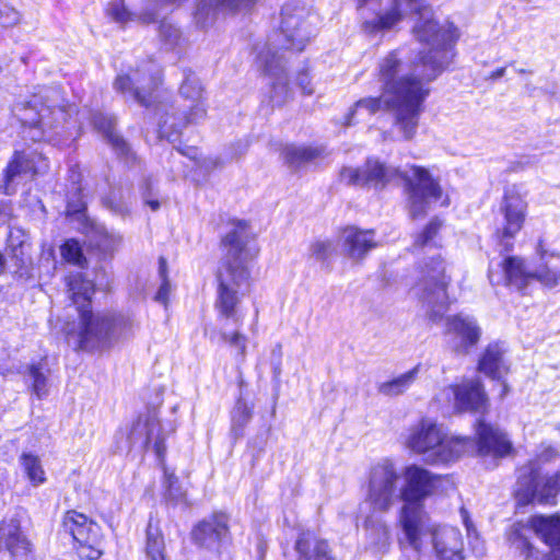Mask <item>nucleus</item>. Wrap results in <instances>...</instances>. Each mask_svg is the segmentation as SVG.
Instances as JSON below:
<instances>
[{"mask_svg":"<svg viewBox=\"0 0 560 560\" xmlns=\"http://www.w3.org/2000/svg\"><path fill=\"white\" fill-rule=\"evenodd\" d=\"M417 18L413 32L421 43L429 45V50L420 52L419 61L411 69L399 57V51H392L378 63V79L383 91L398 102V122L408 133L412 130L417 117H420L422 104L429 94L427 82L450 63L452 47L459 34L452 23L439 26L432 18L431 8L422 0H392L387 10L363 26L366 32L374 33L390 30L402 19Z\"/></svg>","mask_w":560,"mask_h":560,"instance_id":"obj_1","label":"nucleus"},{"mask_svg":"<svg viewBox=\"0 0 560 560\" xmlns=\"http://www.w3.org/2000/svg\"><path fill=\"white\" fill-rule=\"evenodd\" d=\"M250 234L247 222L237 221L223 238L226 257L217 276L214 302L219 324L243 326L245 315L240 305L248 289V262L257 255V248L250 244Z\"/></svg>","mask_w":560,"mask_h":560,"instance_id":"obj_2","label":"nucleus"},{"mask_svg":"<svg viewBox=\"0 0 560 560\" xmlns=\"http://www.w3.org/2000/svg\"><path fill=\"white\" fill-rule=\"evenodd\" d=\"M340 178L348 185L366 186L376 190L404 178L409 212L413 219L424 215L443 195L439 182L424 167L412 165L402 172L377 158L368 159L362 167H343Z\"/></svg>","mask_w":560,"mask_h":560,"instance_id":"obj_3","label":"nucleus"},{"mask_svg":"<svg viewBox=\"0 0 560 560\" xmlns=\"http://www.w3.org/2000/svg\"><path fill=\"white\" fill-rule=\"evenodd\" d=\"M67 285L80 318L78 329L67 334L75 339L78 348L89 351L101 349L114 340L133 334L137 324L130 316L92 312L90 306L94 283L85 279L81 272L70 275L67 278Z\"/></svg>","mask_w":560,"mask_h":560,"instance_id":"obj_4","label":"nucleus"},{"mask_svg":"<svg viewBox=\"0 0 560 560\" xmlns=\"http://www.w3.org/2000/svg\"><path fill=\"white\" fill-rule=\"evenodd\" d=\"M13 115L23 127V137L33 142L59 144L66 124L75 112L58 86H39L13 105Z\"/></svg>","mask_w":560,"mask_h":560,"instance_id":"obj_5","label":"nucleus"},{"mask_svg":"<svg viewBox=\"0 0 560 560\" xmlns=\"http://www.w3.org/2000/svg\"><path fill=\"white\" fill-rule=\"evenodd\" d=\"M440 477L431 471L410 465L404 472V485L400 487V499L404 504L399 511L398 523L412 545L418 544V534L429 526V514L422 501L432 495Z\"/></svg>","mask_w":560,"mask_h":560,"instance_id":"obj_6","label":"nucleus"},{"mask_svg":"<svg viewBox=\"0 0 560 560\" xmlns=\"http://www.w3.org/2000/svg\"><path fill=\"white\" fill-rule=\"evenodd\" d=\"M407 445L432 465L458 460L476 446L470 438L451 435L431 420H422L411 429Z\"/></svg>","mask_w":560,"mask_h":560,"instance_id":"obj_7","label":"nucleus"},{"mask_svg":"<svg viewBox=\"0 0 560 560\" xmlns=\"http://www.w3.org/2000/svg\"><path fill=\"white\" fill-rule=\"evenodd\" d=\"M537 253L541 264L530 269L520 257H506L497 264H490L488 277L493 285L511 284L523 289L532 280H536L549 289L560 288V265L553 260H560V256L549 254L544 249L541 242L537 246Z\"/></svg>","mask_w":560,"mask_h":560,"instance_id":"obj_8","label":"nucleus"},{"mask_svg":"<svg viewBox=\"0 0 560 560\" xmlns=\"http://www.w3.org/2000/svg\"><path fill=\"white\" fill-rule=\"evenodd\" d=\"M180 96L188 103L180 113L173 106H162L156 110L159 117L158 135L170 142L177 140L180 130L188 124H197L206 117L207 107L203 102V90L199 79L192 73H185L179 89Z\"/></svg>","mask_w":560,"mask_h":560,"instance_id":"obj_9","label":"nucleus"},{"mask_svg":"<svg viewBox=\"0 0 560 560\" xmlns=\"http://www.w3.org/2000/svg\"><path fill=\"white\" fill-rule=\"evenodd\" d=\"M418 544L412 545L405 533L398 538L400 547L406 550H412L417 557L425 547V538L430 537L433 552L438 560H465L464 540L458 528L440 525L432 522L429 517V526L418 535Z\"/></svg>","mask_w":560,"mask_h":560,"instance_id":"obj_10","label":"nucleus"},{"mask_svg":"<svg viewBox=\"0 0 560 560\" xmlns=\"http://www.w3.org/2000/svg\"><path fill=\"white\" fill-rule=\"evenodd\" d=\"M560 493V467L552 474L540 476L538 460H530L518 470L515 498L518 504L534 501L539 504H556Z\"/></svg>","mask_w":560,"mask_h":560,"instance_id":"obj_11","label":"nucleus"},{"mask_svg":"<svg viewBox=\"0 0 560 560\" xmlns=\"http://www.w3.org/2000/svg\"><path fill=\"white\" fill-rule=\"evenodd\" d=\"M316 16L300 0H289L281 10L280 35L288 49L302 51L314 34Z\"/></svg>","mask_w":560,"mask_h":560,"instance_id":"obj_12","label":"nucleus"},{"mask_svg":"<svg viewBox=\"0 0 560 560\" xmlns=\"http://www.w3.org/2000/svg\"><path fill=\"white\" fill-rule=\"evenodd\" d=\"M399 480L395 465L388 459H383L371 467L366 502L374 511L387 512L400 499Z\"/></svg>","mask_w":560,"mask_h":560,"instance_id":"obj_13","label":"nucleus"},{"mask_svg":"<svg viewBox=\"0 0 560 560\" xmlns=\"http://www.w3.org/2000/svg\"><path fill=\"white\" fill-rule=\"evenodd\" d=\"M446 284L444 261L440 255H433L420 266L417 282L411 291L423 303L432 306L434 315H440L447 301Z\"/></svg>","mask_w":560,"mask_h":560,"instance_id":"obj_14","label":"nucleus"},{"mask_svg":"<svg viewBox=\"0 0 560 560\" xmlns=\"http://www.w3.org/2000/svg\"><path fill=\"white\" fill-rule=\"evenodd\" d=\"M161 82V69L149 60L127 74H119L114 89L148 107L152 102V94Z\"/></svg>","mask_w":560,"mask_h":560,"instance_id":"obj_15","label":"nucleus"},{"mask_svg":"<svg viewBox=\"0 0 560 560\" xmlns=\"http://www.w3.org/2000/svg\"><path fill=\"white\" fill-rule=\"evenodd\" d=\"M48 167V161L42 153L35 150L15 151L3 172L0 190L12 196L24 179L44 174Z\"/></svg>","mask_w":560,"mask_h":560,"instance_id":"obj_16","label":"nucleus"},{"mask_svg":"<svg viewBox=\"0 0 560 560\" xmlns=\"http://www.w3.org/2000/svg\"><path fill=\"white\" fill-rule=\"evenodd\" d=\"M65 532L79 545L81 557L96 560L102 556V533L98 524L77 511H68L63 517Z\"/></svg>","mask_w":560,"mask_h":560,"instance_id":"obj_17","label":"nucleus"},{"mask_svg":"<svg viewBox=\"0 0 560 560\" xmlns=\"http://www.w3.org/2000/svg\"><path fill=\"white\" fill-rule=\"evenodd\" d=\"M120 434H126V447H139L141 450L152 446L161 459L165 453L164 440L161 423L156 410L150 409L141 413L132 424Z\"/></svg>","mask_w":560,"mask_h":560,"instance_id":"obj_18","label":"nucleus"},{"mask_svg":"<svg viewBox=\"0 0 560 560\" xmlns=\"http://www.w3.org/2000/svg\"><path fill=\"white\" fill-rule=\"evenodd\" d=\"M398 102L396 103L395 97L390 94H387V92L383 91L382 95L380 97H365L359 100L353 108L348 113L346 116V126H352L357 124L360 120H364L374 114H376L380 110L383 109H390L394 112L395 115V126L401 132L402 138L405 140H411L418 129L419 125V118H416L415 126L412 130L408 133L406 129L401 127V125L398 122Z\"/></svg>","mask_w":560,"mask_h":560,"instance_id":"obj_19","label":"nucleus"},{"mask_svg":"<svg viewBox=\"0 0 560 560\" xmlns=\"http://www.w3.org/2000/svg\"><path fill=\"white\" fill-rule=\"evenodd\" d=\"M258 62L264 71L273 77L270 100L273 105H282L291 95L284 69V57L280 48L270 43L258 55Z\"/></svg>","mask_w":560,"mask_h":560,"instance_id":"obj_20","label":"nucleus"},{"mask_svg":"<svg viewBox=\"0 0 560 560\" xmlns=\"http://www.w3.org/2000/svg\"><path fill=\"white\" fill-rule=\"evenodd\" d=\"M192 540L200 548L220 552L230 542L228 516L224 513H214L202 520L192 529Z\"/></svg>","mask_w":560,"mask_h":560,"instance_id":"obj_21","label":"nucleus"},{"mask_svg":"<svg viewBox=\"0 0 560 560\" xmlns=\"http://www.w3.org/2000/svg\"><path fill=\"white\" fill-rule=\"evenodd\" d=\"M446 332L450 347L457 353L466 354L480 338L481 330L476 319L469 315H455L447 318Z\"/></svg>","mask_w":560,"mask_h":560,"instance_id":"obj_22","label":"nucleus"},{"mask_svg":"<svg viewBox=\"0 0 560 560\" xmlns=\"http://www.w3.org/2000/svg\"><path fill=\"white\" fill-rule=\"evenodd\" d=\"M526 205L515 194H505L501 211L503 213L502 226L497 229V237L502 242L505 250L512 247L511 240L520 232L525 219Z\"/></svg>","mask_w":560,"mask_h":560,"instance_id":"obj_23","label":"nucleus"},{"mask_svg":"<svg viewBox=\"0 0 560 560\" xmlns=\"http://www.w3.org/2000/svg\"><path fill=\"white\" fill-rule=\"evenodd\" d=\"M443 393L447 398L453 397L454 408L457 411L483 412L487 408V395L477 380L451 385Z\"/></svg>","mask_w":560,"mask_h":560,"instance_id":"obj_24","label":"nucleus"},{"mask_svg":"<svg viewBox=\"0 0 560 560\" xmlns=\"http://www.w3.org/2000/svg\"><path fill=\"white\" fill-rule=\"evenodd\" d=\"M340 241L343 253L355 261L362 260L377 245L373 230H360L355 226L343 229Z\"/></svg>","mask_w":560,"mask_h":560,"instance_id":"obj_25","label":"nucleus"},{"mask_svg":"<svg viewBox=\"0 0 560 560\" xmlns=\"http://www.w3.org/2000/svg\"><path fill=\"white\" fill-rule=\"evenodd\" d=\"M2 549L10 553L11 560H28L30 542L21 533L16 520L0 523V550Z\"/></svg>","mask_w":560,"mask_h":560,"instance_id":"obj_26","label":"nucleus"},{"mask_svg":"<svg viewBox=\"0 0 560 560\" xmlns=\"http://www.w3.org/2000/svg\"><path fill=\"white\" fill-rule=\"evenodd\" d=\"M478 452L482 455L504 456L510 453L512 444L499 428L483 421L477 424Z\"/></svg>","mask_w":560,"mask_h":560,"instance_id":"obj_27","label":"nucleus"},{"mask_svg":"<svg viewBox=\"0 0 560 560\" xmlns=\"http://www.w3.org/2000/svg\"><path fill=\"white\" fill-rule=\"evenodd\" d=\"M528 525L552 549L555 559L560 560V517L535 515L529 518Z\"/></svg>","mask_w":560,"mask_h":560,"instance_id":"obj_28","label":"nucleus"},{"mask_svg":"<svg viewBox=\"0 0 560 560\" xmlns=\"http://www.w3.org/2000/svg\"><path fill=\"white\" fill-rule=\"evenodd\" d=\"M89 242L98 258L106 260L112 258L118 250L121 244V236L118 233L108 231L103 225H95L91 231Z\"/></svg>","mask_w":560,"mask_h":560,"instance_id":"obj_29","label":"nucleus"},{"mask_svg":"<svg viewBox=\"0 0 560 560\" xmlns=\"http://www.w3.org/2000/svg\"><path fill=\"white\" fill-rule=\"evenodd\" d=\"M91 124L107 140L117 154L128 156L130 149L127 142L115 131V119L112 116L95 112L91 116Z\"/></svg>","mask_w":560,"mask_h":560,"instance_id":"obj_30","label":"nucleus"},{"mask_svg":"<svg viewBox=\"0 0 560 560\" xmlns=\"http://www.w3.org/2000/svg\"><path fill=\"white\" fill-rule=\"evenodd\" d=\"M504 350L499 343L487 347L479 360V371L493 380H500L508 372L503 359Z\"/></svg>","mask_w":560,"mask_h":560,"instance_id":"obj_31","label":"nucleus"},{"mask_svg":"<svg viewBox=\"0 0 560 560\" xmlns=\"http://www.w3.org/2000/svg\"><path fill=\"white\" fill-rule=\"evenodd\" d=\"M299 560H334L326 541L318 540L310 533L302 534L295 544Z\"/></svg>","mask_w":560,"mask_h":560,"instance_id":"obj_32","label":"nucleus"},{"mask_svg":"<svg viewBox=\"0 0 560 560\" xmlns=\"http://www.w3.org/2000/svg\"><path fill=\"white\" fill-rule=\"evenodd\" d=\"M256 1L257 0H218L215 8H212L211 4L202 3L198 5V9L195 13V19L198 25L201 27H207L213 20V15L218 10L235 11L249 9L256 3Z\"/></svg>","mask_w":560,"mask_h":560,"instance_id":"obj_33","label":"nucleus"},{"mask_svg":"<svg viewBox=\"0 0 560 560\" xmlns=\"http://www.w3.org/2000/svg\"><path fill=\"white\" fill-rule=\"evenodd\" d=\"M420 371V365H416L410 371L398 375L397 377L380 383L377 390L380 394L388 397H395L404 394L415 383Z\"/></svg>","mask_w":560,"mask_h":560,"instance_id":"obj_34","label":"nucleus"},{"mask_svg":"<svg viewBox=\"0 0 560 560\" xmlns=\"http://www.w3.org/2000/svg\"><path fill=\"white\" fill-rule=\"evenodd\" d=\"M219 325L221 340L236 352L241 361H244L247 352V336L241 332V327H236L232 323Z\"/></svg>","mask_w":560,"mask_h":560,"instance_id":"obj_35","label":"nucleus"},{"mask_svg":"<svg viewBox=\"0 0 560 560\" xmlns=\"http://www.w3.org/2000/svg\"><path fill=\"white\" fill-rule=\"evenodd\" d=\"M319 155V150L311 147L288 144L282 150V158L291 168H299Z\"/></svg>","mask_w":560,"mask_h":560,"instance_id":"obj_36","label":"nucleus"},{"mask_svg":"<svg viewBox=\"0 0 560 560\" xmlns=\"http://www.w3.org/2000/svg\"><path fill=\"white\" fill-rule=\"evenodd\" d=\"M20 463L30 482L37 487L46 481L45 471L38 456L32 453H23Z\"/></svg>","mask_w":560,"mask_h":560,"instance_id":"obj_37","label":"nucleus"},{"mask_svg":"<svg viewBox=\"0 0 560 560\" xmlns=\"http://www.w3.org/2000/svg\"><path fill=\"white\" fill-rule=\"evenodd\" d=\"M104 205L113 213L120 215V217H126L127 214L130 213L131 196L129 192H125L120 189L113 190L104 199Z\"/></svg>","mask_w":560,"mask_h":560,"instance_id":"obj_38","label":"nucleus"},{"mask_svg":"<svg viewBox=\"0 0 560 560\" xmlns=\"http://www.w3.org/2000/svg\"><path fill=\"white\" fill-rule=\"evenodd\" d=\"M27 375L32 382V392L38 399H43L48 395V378L44 372L42 363L32 364L27 368Z\"/></svg>","mask_w":560,"mask_h":560,"instance_id":"obj_39","label":"nucleus"},{"mask_svg":"<svg viewBox=\"0 0 560 560\" xmlns=\"http://www.w3.org/2000/svg\"><path fill=\"white\" fill-rule=\"evenodd\" d=\"M60 253L67 262L73 264L81 269L85 268L88 265L80 243L73 238L65 242V244L60 247Z\"/></svg>","mask_w":560,"mask_h":560,"instance_id":"obj_40","label":"nucleus"},{"mask_svg":"<svg viewBox=\"0 0 560 560\" xmlns=\"http://www.w3.org/2000/svg\"><path fill=\"white\" fill-rule=\"evenodd\" d=\"M252 407L244 399L240 398L232 411V427L236 435L242 434L243 428L252 419Z\"/></svg>","mask_w":560,"mask_h":560,"instance_id":"obj_41","label":"nucleus"},{"mask_svg":"<svg viewBox=\"0 0 560 560\" xmlns=\"http://www.w3.org/2000/svg\"><path fill=\"white\" fill-rule=\"evenodd\" d=\"M160 37L166 49H173L180 46L183 42L180 31L170 22H162L159 28Z\"/></svg>","mask_w":560,"mask_h":560,"instance_id":"obj_42","label":"nucleus"},{"mask_svg":"<svg viewBox=\"0 0 560 560\" xmlns=\"http://www.w3.org/2000/svg\"><path fill=\"white\" fill-rule=\"evenodd\" d=\"M80 173L71 170V179L73 184V194L68 196L67 209L69 213H80L85 209V202L81 194V187L75 186L80 180Z\"/></svg>","mask_w":560,"mask_h":560,"instance_id":"obj_43","label":"nucleus"},{"mask_svg":"<svg viewBox=\"0 0 560 560\" xmlns=\"http://www.w3.org/2000/svg\"><path fill=\"white\" fill-rule=\"evenodd\" d=\"M336 253V246L329 240L316 241L311 246L312 256L322 262H326Z\"/></svg>","mask_w":560,"mask_h":560,"instance_id":"obj_44","label":"nucleus"},{"mask_svg":"<svg viewBox=\"0 0 560 560\" xmlns=\"http://www.w3.org/2000/svg\"><path fill=\"white\" fill-rule=\"evenodd\" d=\"M107 14L117 23L124 25L128 21H131L133 15L130 13L124 4L122 0H113L108 3Z\"/></svg>","mask_w":560,"mask_h":560,"instance_id":"obj_45","label":"nucleus"},{"mask_svg":"<svg viewBox=\"0 0 560 560\" xmlns=\"http://www.w3.org/2000/svg\"><path fill=\"white\" fill-rule=\"evenodd\" d=\"M163 538L159 535L148 533L147 538V560H165L163 555Z\"/></svg>","mask_w":560,"mask_h":560,"instance_id":"obj_46","label":"nucleus"},{"mask_svg":"<svg viewBox=\"0 0 560 560\" xmlns=\"http://www.w3.org/2000/svg\"><path fill=\"white\" fill-rule=\"evenodd\" d=\"M441 228V222L439 219H433L425 226L424 231L418 236L416 240V246L419 247H428L431 245V242L434 241V237L438 234V231Z\"/></svg>","mask_w":560,"mask_h":560,"instance_id":"obj_47","label":"nucleus"},{"mask_svg":"<svg viewBox=\"0 0 560 560\" xmlns=\"http://www.w3.org/2000/svg\"><path fill=\"white\" fill-rule=\"evenodd\" d=\"M165 265L166 261L164 258H160V275L162 277V283L155 294L154 300L161 304L166 305L168 302V295L171 291V284L165 276Z\"/></svg>","mask_w":560,"mask_h":560,"instance_id":"obj_48","label":"nucleus"},{"mask_svg":"<svg viewBox=\"0 0 560 560\" xmlns=\"http://www.w3.org/2000/svg\"><path fill=\"white\" fill-rule=\"evenodd\" d=\"M20 21V13L8 3L0 2V26L9 27Z\"/></svg>","mask_w":560,"mask_h":560,"instance_id":"obj_49","label":"nucleus"},{"mask_svg":"<svg viewBox=\"0 0 560 560\" xmlns=\"http://www.w3.org/2000/svg\"><path fill=\"white\" fill-rule=\"evenodd\" d=\"M510 540L513 545L516 546L517 549H520L522 551V553L525 555V558L528 559L533 556V550H534V547L532 546V544L529 542V540L527 538H525L518 528H515L511 536H510Z\"/></svg>","mask_w":560,"mask_h":560,"instance_id":"obj_50","label":"nucleus"},{"mask_svg":"<svg viewBox=\"0 0 560 560\" xmlns=\"http://www.w3.org/2000/svg\"><path fill=\"white\" fill-rule=\"evenodd\" d=\"M27 248L28 247H20L16 249L8 250L10 259L18 270L22 269L31 261Z\"/></svg>","mask_w":560,"mask_h":560,"instance_id":"obj_51","label":"nucleus"},{"mask_svg":"<svg viewBox=\"0 0 560 560\" xmlns=\"http://www.w3.org/2000/svg\"><path fill=\"white\" fill-rule=\"evenodd\" d=\"M236 158V154H224V156H209L202 160L200 166L206 171H212L224 166L229 161Z\"/></svg>","mask_w":560,"mask_h":560,"instance_id":"obj_52","label":"nucleus"},{"mask_svg":"<svg viewBox=\"0 0 560 560\" xmlns=\"http://www.w3.org/2000/svg\"><path fill=\"white\" fill-rule=\"evenodd\" d=\"M20 247H30V245L26 243L22 230L11 229L8 235L7 250L16 249Z\"/></svg>","mask_w":560,"mask_h":560,"instance_id":"obj_53","label":"nucleus"},{"mask_svg":"<svg viewBox=\"0 0 560 560\" xmlns=\"http://www.w3.org/2000/svg\"><path fill=\"white\" fill-rule=\"evenodd\" d=\"M298 84L299 86L301 88L302 92L304 94H312L313 93V89L310 88L311 85V80H310V77L307 73L303 72V73H300L299 77H298Z\"/></svg>","mask_w":560,"mask_h":560,"instance_id":"obj_54","label":"nucleus"},{"mask_svg":"<svg viewBox=\"0 0 560 560\" xmlns=\"http://www.w3.org/2000/svg\"><path fill=\"white\" fill-rule=\"evenodd\" d=\"M460 516H462L463 523L466 527L467 534H468V536H470L471 533L475 532V528L472 526V523L469 518V515H468V512L466 509H464V508L460 509Z\"/></svg>","mask_w":560,"mask_h":560,"instance_id":"obj_55","label":"nucleus"},{"mask_svg":"<svg viewBox=\"0 0 560 560\" xmlns=\"http://www.w3.org/2000/svg\"><path fill=\"white\" fill-rule=\"evenodd\" d=\"M378 533L381 535V538L384 542L388 540V529L385 524L381 523L378 525Z\"/></svg>","mask_w":560,"mask_h":560,"instance_id":"obj_56","label":"nucleus"},{"mask_svg":"<svg viewBox=\"0 0 560 560\" xmlns=\"http://www.w3.org/2000/svg\"><path fill=\"white\" fill-rule=\"evenodd\" d=\"M145 205H148L152 211H156L160 208V202L156 199L144 198Z\"/></svg>","mask_w":560,"mask_h":560,"instance_id":"obj_57","label":"nucleus"},{"mask_svg":"<svg viewBox=\"0 0 560 560\" xmlns=\"http://www.w3.org/2000/svg\"><path fill=\"white\" fill-rule=\"evenodd\" d=\"M182 154L188 155L190 159H196L197 156V148L190 147L187 149V152L178 150Z\"/></svg>","mask_w":560,"mask_h":560,"instance_id":"obj_58","label":"nucleus"},{"mask_svg":"<svg viewBox=\"0 0 560 560\" xmlns=\"http://www.w3.org/2000/svg\"><path fill=\"white\" fill-rule=\"evenodd\" d=\"M504 73H505V68H499L494 72H492L490 78L495 80V79L502 78L504 75Z\"/></svg>","mask_w":560,"mask_h":560,"instance_id":"obj_59","label":"nucleus"},{"mask_svg":"<svg viewBox=\"0 0 560 560\" xmlns=\"http://www.w3.org/2000/svg\"><path fill=\"white\" fill-rule=\"evenodd\" d=\"M177 479L171 475V476H166V483H167V487H168V492L172 494V488H173V485L174 482L176 481Z\"/></svg>","mask_w":560,"mask_h":560,"instance_id":"obj_60","label":"nucleus"},{"mask_svg":"<svg viewBox=\"0 0 560 560\" xmlns=\"http://www.w3.org/2000/svg\"><path fill=\"white\" fill-rule=\"evenodd\" d=\"M272 354L277 355L278 360H280V358H281V347L279 345L272 350Z\"/></svg>","mask_w":560,"mask_h":560,"instance_id":"obj_61","label":"nucleus"},{"mask_svg":"<svg viewBox=\"0 0 560 560\" xmlns=\"http://www.w3.org/2000/svg\"><path fill=\"white\" fill-rule=\"evenodd\" d=\"M4 262H5V259H4L3 255L0 253V272L4 269Z\"/></svg>","mask_w":560,"mask_h":560,"instance_id":"obj_62","label":"nucleus"},{"mask_svg":"<svg viewBox=\"0 0 560 560\" xmlns=\"http://www.w3.org/2000/svg\"><path fill=\"white\" fill-rule=\"evenodd\" d=\"M273 372H275L276 375L280 374V361L275 365Z\"/></svg>","mask_w":560,"mask_h":560,"instance_id":"obj_63","label":"nucleus"},{"mask_svg":"<svg viewBox=\"0 0 560 560\" xmlns=\"http://www.w3.org/2000/svg\"><path fill=\"white\" fill-rule=\"evenodd\" d=\"M368 0H359V5L362 7Z\"/></svg>","mask_w":560,"mask_h":560,"instance_id":"obj_64","label":"nucleus"}]
</instances>
